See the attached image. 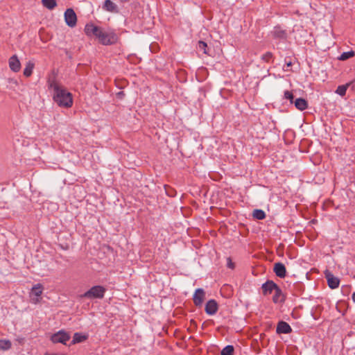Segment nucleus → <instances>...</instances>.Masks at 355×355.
Masks as SVG:
<instances>
[{"instance_id":"obj_1","label":"nucleus","mask_w":355,"mask_h":355,"mask_svg":"<svg viewBox=\"0 0 355 355\" xmlns=\"http://www.w3.org/2000/svg\"><path fill=\"white\" fill-rule=\"evenodd\" d=\"M49 87L52 89L54 102L61 107L70 108L73 103V96L61 83L55 79H49Z\"/></svg>"},{"instance_id":"obj_2","label":"nucleus","mask_w":355,"mask_h":355,"mask_svg":"<svg viewBox=\"0 0 355 355\" xmlns=\"http://www.w3.org/2000/svg\"><path fill=\"white\" fill-rule=\"evenodd\" d=\"M84 31L88 37H95L103 45L116 44L119 40L114 30L105 31L103 28L92 23L86 24Z\"/></svg>"},{"instance_id":"obj_3","label":"nucleus","mask_w":355,"mask_h":355,"mask_svg":"<svg viewBox=\"0 0 355 355\" xmlns=\"http://www.w3.org/2000/svg\"><path fill=\"white\" fill-rule=\"evenodd\" d=\"M106 289L101 286H92L89 290L86 291L83 295H80V298H87V299H102L103 298Z\"/></svg>"},{"instance_id":"obj_4","label":"nucleus","mask_w":355,"mask_h":355,"mask_svg":"<svg viewBox=\"0 0 355 355\" xmlns=\"http://www.w3.org/2000/svg\"><path fill=\"white\" fill-rule=\"evenodd\" d=\"M43 290L44 287L41 284H37L33 286L30 293V297L32 303L36 304L40 302Z\"/></svg>"},{"instance_id":"obj_5","label":"nucleus","mask_w":355,"mask_h":355,"mask_svg":"<svg viewBox=\"0 0 355 355\" xmlns=\"http://www.w3.org/2000/svg\"><path fill=\"white\" fill-rule=\"evenodd\" d=\"M71 336L69 333L60 330L51 336V340L53 343H62L66 345L67 341L69 340Z\"/></svg>"},{"instance_id":"obj_6","label":"nucleus","mask_w":355,"mask_h":355,"mask_svg":"<svg viewBox=\"0 0 355 355\" xmlns=\"http://www.w3.org/2000/svg\"><path fill=\"white\" fill-rule=\"evenodd\" d=\"M64 20L69 27H74L77 24V16L72 8H67L64 12Z\"/></svg>"},{"instance_id":"obj_7","label":"nucleus","mask_w":355,"mask_h":355,"mask_svg":"<svg viewBox=\"0 0 355 355\" xmlns=\"http://www.w3.org/2000/svg\"><path fill=\"white\" fill-rule=\"evenodd\" d=\"M205 300V292L202 288H197L193 296V304L196 306H201Z\"/></svg>"},{"instance_id":"obj_8","label":"nucleus","mask_w":355,"mask_h":355,"mask_svg":"<svg viewBox=\"0 0 355 355\" xmlns=\"http://www.w3.org/2000/svg\"><path fill=\"white\" fill-rule=\"evenodd\" d=\"M218 304L215 300H209L205 304V311L207 314L212 315L216 313Z\"/></svg>"},{"instance_id":"obj_9","label":"nucleus","mask_w":355,"mask_h":355,"mask_svg":"<svg viewBox=\"0 0 355 355\" xmlns=\"http://www.w3.org/2000/svg\"><path fill=\"white\" fill-rule=\"evenodd\" d=\"M10 69L14 72H19L21 69V63L16 55H13L8 60Z\"/></svg>"},{"instance_id":"obj_10","label":"nucleus","mask_w":355,"mask_h":355,"mask_svg":"<svg viewBox=\"0 0 355 355\" xmlns=\"http://www.w3.org/2000/svg\"><path fill=\"white\" fill-rule=\"evenodd\" d=\"M277 286V285L272 281H267L261 286L263 294L264 295H268L272 293Z\"/></svg>"},{"instance_id":"obj_11","label":"nucleus","mask_w":355,"mask_h":355,"mask_svg":"<svg viewBox=\"0 0 355 355\" xmlns=\"http://www.w3.org/2000/svg\"><path fill=\"white\" fill-rule=\"evenodd\" d=\"M325 277L327 280L328 286L332 288H336L339 286L340 280L338 278L334 277L330 272H327L325 274Z\"/></svg>"},{"instance_id":"obj_12","label":"nucleus","mask_w":355,"mask_h":355,"mask_svg":"<svg viewBox=\"0 0 355 355\" xmlns=\"http://www.w3.org/2000/svg\"><path fill=\"white\" fill-rule=\"evenodd\" d=\"M276 331L277 334H289L292 331V329L287 322L280 321L277 324Z\"/></svg>"},{"instance_id":"obj_13","label":"nucleus","mask_w":355,"mask_h":355,"mask_svg":"<svg viewBox=\"0 0 355 355\" xmlns=\"http://www.w3.org/2000/svg\"><path fill=\"white\" fill-rule=\"evenodd\" d=\"M274 272L277 277L284 278L286 274V267L282 263H276L274 265Z\"/></svg>"},{"instance_id":"obj_14","label":"nucleus","mask_w":355,"mask_h":355,"mask_svg":"<svg viewBox=\"0 0 355 355\" xmlns=\"http://www.w3.org/2000/svg\"><path fill=\"white\" fill-rule=\"evenodd\" d=\"M272 301L274 303H280L284 301V296L282 290L278 286H277L274 291Z\"/></svg>"},{"instance_id":"obj_15","label":"nucleus","mask_w":355,"mask_h":355,"mask_svg":"<svg viewBox=\"0 0 355 355\" xmlns=\"http://www.w3.org/2000/svg\"><path fill=\"white\" fill-rule=\"evenodd\" d=\"M272 36L277 39L285 40L287 37V33L286 31L282 29L280 27H275L272 31Z\"/></svg>"},{"instance_id":"obj_16","label":"nucleus","mask_w":355,"mask_h":355,"mask_svg":"<svg viewBox=\"0 0 355 355\" xmlns=\"http://www.w3.org/2000/svg\"><path fill=\"white\" fill-rule=\"evenodd\" d=\"M103 8L108 12H118L117 6L110 0H105Z\"/></svg>"},{"instance_id":"obj_17","label":"nucleus","mask_w":355,"mask_h":355,"mask_svg":"<svg viewBox=\"0 0 355 355\" xmlns=\"http://www.w3.org/2000/svg\"><path fill=\"white\" fill-rule=\"evenodd\" d=\"M295 105L297 109L303 111L308 107L307 101L302 98H297L295 101Z\"/></svg>"},{"instance_id":"obj_18","label":"nucleus","mask_w":355,"mask_h":355,"mask_svg":"<svg viewBox=\"0 0 355 355\" xmlns=\"http://www.w3.org/2000/svg\"><path fill=\"white\" fill-rule=\"evenodd\" d=\"M35 64L33 62L29 61L26 63V67L24 69V75L26 77H30L33 73Z\"/></svg>"},{"instance_id":"obj_19","label":"nucleus","mask_w":355,"mask_h":355,"mask_svg":"<svg viewBox=\"0 0 355 355\" xmlns=\"http://www.w3.org/2000/svg\"><path fill=\"white\" fill-rule=\"evenodd\" d=\"M87 339V336L80 333H75L73 337L72 344L83 342Z\"/></svg>"},{"instance_id":"obj_20","label":"nucleus","mask_w":355,"mask_h":355,"mask_svg":"<svg viewBox=\"0 0 355 355\" xmlns=\"http://www.w3.org/2000/svg\"><path fill=\"white\" fill-rule=\"evenodd\" d=\"M12 343L9 340L0 339V350L6 351L11 348Z\"/></svg>"},{"instance_id":"obj_21","label":"nucleus","mask_w":355,"mask_h":355,"mask_svg":"<svg viewBox=\"0 0 355 355\" xmlns=\"http://www.w3.org/2000/svg\"><path fill=\"white\" fill-rule=\"evenodd\" d=\"M42 3L45 8L49 10H53L57 6L55 0H42Z\"/></svg>"},{"instance_id":"obj_22","label":"nucleus","mask_w":355,"mask_h":355,"mask_svg":"<svg viewBox=\"0 0 355 355\" xmlns=\"http://www.w3.org/2000/svg\"><path fill=\"white\" fill-rule=\"evenodd\" d=\"M349 86V83L339 85L336 90V93L341 96H344L346 94V92Z\"/></svg>"},{"instance_id":"obj_23","label":"nucleus","mask_w":355,"mask_h":355,"mask_svg":"<svg viewBox=\"0 0 355 355\" xmlns=\"http://www.w3.org/2000/svg\"><path fill=\"white\" fill-rule=\"evenodd\" d=\"M252 216L254 218L258 220H263L266 218V214L261 209H255L253 211Z\"/></svg>"},{"instance_id":"obj_24","label":"nucleus","mask_w":355,"mask_h":355,"mask_svg":"<svg viewBox=\"0 0 355 355\" xmlns=\"http://www.w3.org/2000/svg\"><path fill=\"white\" fill-rule=\"evenodd\" d=\"M355 55V53L354 51H347V52H344L338 58V59L340 60H346L349 58H351L352 57H354Z\"/></svg>"},{"instance_id":"obj_25","label":"nucleus","mask_w":355,"mask_h":355,"mask_svg":"<svg viewBox=\"0 0 355 355\" xmlns=\"http://www.w3.org/2000/svg\"><path fill=\"white\" fill-rule=\"evenodd\" d=\"M234 347L232 345H227L221 351V355H233Z\"/></svg>"},{"instance_id":"obj_26","label":"nucleus","mask_w":355,"mask_h":355,"mask_svg":"<svg viewBox=\"0 0 355 355\" xmlns=\"http://www.w3.org/2000/svg\"><path fill=\"white\" fill-rule=\"evenodd\" d=\"M272 58V54L270 52H267L263 54L261 57V59L266 62H269Z\"/></svg>"},{"instance_id":"obj_27","label":"nucleus","mask_w":355,"mask_h":355,"mask_svg":"<svg viewBox=\"0 0 355 355\" xmlns=\"http://www.w3.org/2000/svg\"><path fill=\"white\" fill-rule=\"evenodd\" d=\"M207 47V43H205L203 41H199L198 42V49L200 50L203 51V52L207 54L206 48Z\"/></svg>"},{"instance_id":"obj_28","label":"nucleus","mask_w":355,"mask_h":355,"mask_svg":"<svg viewBox=\"0 0 355 355\" xmlns=\"http://www.w3.org/2000/svg\"><path fill=\"white\" fill-rule=\"evenodd\" d=\"M284 98H286V99H288L291 103H293V93L290 91H286L284 92Z\"/></svg>"},{"instance_id":"obj_29","label":"nucleus","mask_w":355,"mask_h":355,"mask_svg":"<svg viewBox=\"0 0 355 355\" xmlns=\"http://www.w3.org/2000/svg\"><path fill=\"white\" fill-rule=\"evenodd\" d=\"M227 267L231 269H234L235 266H234V263L232 262L230 257H228L227 259Z\"/></svg>"},{"instance_id":"obj_30","label":"nucleus","mask_w":355,"mask_h":355,"mask_svg":"<svg viewBox=\"0 0 355 355\" xmlns=\"http://www.w3.org/2000/svg\"><path fill=\"white\" fill-rule=\"evenodd\" d=\"M191 324H193V326H195V327L196 326V322L193 320H191Z\"/></svg>"},{"instance_id":"obj_31","label":"nucleus","mask_w":355,"mask_h":355,"mask_svg":"<svg viewBox=\"0 0 355 355\" xmlns=\"http://www.w3.org/2000/svg\"><path fill=\"white\" fill-rule=\"evenodd\" d=\"M352 297L353 301L355 302V292L352 294Z\"/></svg>"},{"instance_id":"obj_32","label":"nucleus","mask_w":355,"mask_h":355,"mask_svg":"<svg viewBox=\"0 0 355 355\" xmlns=\"http://www.w3.org/2000/svg\"><path fill=\"white\" fill-rule=\"evenodd\" d=\"M121 3H125L128 2L129 0H119Z\"/></svg>"},{"instance_id":"obj_33","label":"nucleus","mask_w":355,"mask_h":355,"mask_svg":"<svg viewBox=\"0 0 355 355\" xmlns=\"http://www.w3.org/2000/svg\"><path fill=\"white\" fill-rule=\"evenodd\" d=\"M12 83L17 85V81L16 80H12Z\"/></svg>"},{"instance_id":"obj_34","label":"nucleus","mask_w":355,"mask_h":355,"mask_svg":"<svg viewBox=\"0 0 355 355\" xmlns=\"http://www.w3.org/2000/svg\"><path fill=\"white\" fill-rule=\"evenodd\" d=\"M291 65H292L291 62H289L287 63V66L288 67H291Z\"/></svg>"}]
</instances>
